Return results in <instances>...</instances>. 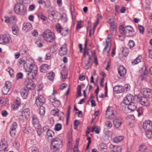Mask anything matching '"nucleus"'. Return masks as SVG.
<instances>
[{
	"label": "nucleus",
	"instance_id": "obj_1",
	"mask_svg": "<svg viewBox=\"0 0 152 152\" xmlns=\"http://www.w3.org/2000/svg\"><path fill=\"white\" fill-rule=\"evenodd\" d=\"M134 101L133 96L130 94H128L124 98L123 103L124 104L128 105V109L131 111H134L137 108L136 106L133 102Z\"/></svg>",
	"mask_w": 152,
	"mask_h": 152
},
{
	"label": "nucleus",
	"instance_id": "obj_2",
	"mask_svg": "<svg viewBox=\"0 0 152 152\" xmlns=\"http://www.w3.org/2000/svg\"><path fill=\"white\" fill-rule=\"evenodd\" d=\"M51 148L54 152L58 151L62 146V141L58 138L53 139L51 141Z\"/></svg>",
	"mask_w": 152,
	"mask_h": 152
},
{
	"label": "nucleus",
	"instance_id": "obj_3",
	"mask_svg": "<svg viewBox=\"0 0 152 152\" xmlns=\"http://www.w3.org/2000/svg\"><path fill=\"white\" fill-rule=\"evenodd\" d=\"M43 37L45 40L50 42H52L55 39L54 34L49 30H46L44 31Z\"/></svg>",
	"mask_w": 152,
	"mask_h": 152
},
{
	"label": "nucleus",
	"instance_id": "obj_4",
	"mask_svg": "<svg viewBox=\"0 0 152 152\" xmlns=\"http://www.w3.org/2000/svg\"><path fill=\"white\" fill-rule=\"evenodd\" d=\"M14 9L15 13L18 15H24L26 13V8L23 4L19 3L15 4Z\"/></svg>",
	"mask_w": 152,
	"mask_h": 152
},
{
	"label": "nucleus",
	"instance_id": "obj_5",
	"mask_svg": "<svg viewBox=\"0 0 152 152\" xmlns=\"http://www.w3.org/2000/svg\"><path fill=\"white\" fill-rule=\"evenodd\" d=\"M87 45V41L86 40L85 43V46L84 48V51L83 53V56H86L87 55L88 56V60L87 63H86V66H84V68L86 69H88V68L91 66L92 65L91 63V59L92 58V56H90L89 54V52L86 50V47Z\"/></svg>",
	"mask_w": 152,
	"mask_h": 152
},
{
	"label": "nucleus",
	"instance_id": "obj_6",
	"mask_svg": "<svg viewBox=\"0 0 152 152\" xmlns=\"http://www.w3.org/2000/svg\"><path fill=\"white\" fill-rule=\"evenodd\" d=\"M138 100L140 103L144 106H149L150 101L148 97L145 96H142L138 97Z\"/></svg>",
	"mask_w": 152,
	"mask_h": 152
},
{
	"label": "nucleus",
	"instance_id": "obj_7",
	"mask_svg": "<svg viewBox=\"0 0 152 152\" xmlns=\"http://www.w3.org/2000/svg\"><path fill=\"white\" fill-rule=\"evenodd\" d=\"M114 112V111L113 110L112 107L109 106L106 111V117L107 118L109 119L114 118L115 115Z\"/></svg>",
	"mask_w": 152,
	"mask_h": 152
},
{
	"label": "nucleus",
	"instance_id": "obj_8",
	"mask_svg": "<svg viewBox=\"0 0 152 152\" xmlns=\"http://www.w3.org/2000/svg\"><path fill=\"white\" fill-rule=\"evenodd\" d=\"M31 118L32 123L36 129H39L41 127L40 125L39 124L38 119L36 115H33Z\"/></svg>",
	"mask_w": 152,
	"mask_h": 152
},
{
	"label": "nucleus",
	"instance_id": "obj_9",
	"mask_svg": "<svg viewBox=\"0 0 152 152\" xmlns=\"http://www.w3.org/2000/svg\"><path fill=\"white\" fill-rule=\"evenodd\" d=\"M56 31L58 33H61L63 35H65L68 34V29L67 28H62L60 25L58 24L56 26Z\"/></svg>",
	"mask_w": 152,
	"mask_h": 152
},
{
	"label": "nucleus",
	"instance_id": "obj_10",
	"mask_svg": "<svg viewBox=\"0 0 152 152\" xmlns=\"http://www.w3.org/2000/svg\"><path fill=\"white\" fill-rule=\"evenodd\" d=\"M45 102V99L43 96H39L36 97L35 103L37 106H42Z\"/></svg>",
	"mask_w": 152,
	"mask_h": 152
},
{
	"label": "nucleus",
	"instance_id": "obj_11",
	"mask_svg": "<svg viewBox=\"0 0 152 152\" xmlns=\"http://www.w3.org/2000/svg\"><path fill=\"white\" fill-rule=\"evenodd\" d=\"M140 72L141 73L140 77L142 80H144L147 77L148 72L145 66H143L142 67H141Z\"/></svg>",
	"mask_w": 152,
	"mask_h": 152
},
{
	"label": "nucleus",
	"instance_id": "obj_12",
	"mask_svg": "<svg viewBox=\"0 0 152 152\" xmlns=\"http://www.w3.org/2000/svg\"><path fill=\"white\" fill-rule=\"evenodd\" d=\"M18 125L16 122H14L11 125L10 128V134L12 137H14L16 132Z\"/></svg>",
	"mask_w": 152,
	"mask_h": 152
},
{
	"label": "nucleus",
	"instance_id": "obj_13",
	"mask_svg": "<svg viewBox=\"0 0 152 152\" xmlns=\"http://www.w3.org/2000/svg\"><path fill=\"white\" fill-rule=\"evenodd\" d=\"M143 127L146 130H150L152 128V121L149 120L146 121L143 124Z\"/></svg>",
	"mask_w": 152,
	"mask_h": 152
},
{
	"label": "nucleus",
	"instance_id": "obj_14",
	"mask_svg": "<svg viewBox=\"0 0 152 152\" xmlns=\"http://www.w3.org/2000/svg\"><path fill=\"white\" fill-rule=\"evenodd\" d=\"M109 148L114 152H121L122 151V148L120 146H114L110 144Z\"/></svg>",
	"mask_w": 152,
	"mask_h": 152
},
{
	"label": "nucleus",
	"instance_id": "obj_15",
	"mask_svg": "<svg viewBox=\"0 0 152 152\" xmlns=\"http://www.w3.org/2000/svg\"><path fill=\"white\" fill-rule=\"evenodd\" d=\"M113 90L117 93L123 92L125 91L124 88L123 86L120 85H116L113 88Z\"/></svg>",
	"mask_w": 152,
	"mask_h": 152
},
{
	"label": "nucleus",
	"instance_id": "obj_16",
	"mask_svg": "<svg viewBox=\"0 0 152 152\" xmlns=\"http://www.w3.org/2000/svg\"><path fill=\"white\" fill-rule=\"evenodd\" d=\"M143 92L144 96L149 98L152 97L151 90L150 89L147 88H144Z\"/></svg>",
	"mask_w": 152,
	"mask_h": 152
},
{
	"label": "nucleus",
	"instance_id": "obj_17",
	"mask_svg": "<svg viewBox=\"0 0 152 152\" xmlns=\"http://www.w3.org/2000/svg\"><path fill=\"white\" fill-rule=\"evenodd\" d=\"M118 72L121 77H124L126 73V70L123 66H120L118 69Z\"/></svg>",
	"mask_w": 152,
	"mask_h": 152
},
{
	"label": "nucleus",
	"instance_id": "obj_18",
	"mask_svg": "<svg viewBox=\"0 0 152 152\" xmlns=\"http://www.w3.org/2000/svg\"><path fill=\"white\" fill-rule=\"evenodd\" d=\"M59 54L61 56L65 55L66 54L67 52V49L66 45L65 44L63 45L61 48L60 49L59 51Z\"/></svg>",
	"mask_w": 152,
	"mask_h": 152
},
{
	"label": "nucleus",
	"instance_id": "obj_19",
	"mask_svg": "<svg viewBox=\"0 0 152 152\" xmlns=\"http://www.w3.org/2000/svg\"><path fill=\"white\" fill-rule=\"evenodd\" d=\"M29 91L25 88H22L20 91L21 96L23 99H26L28 94Z\"/></svg>",
	"mask_w": 152,
	"mask_h": 152
},
{
	"label": "nucleus",
	"instance_id": "obj_20",
	"mask_svg": "<svg viewBox=\"0 0 152 152\" xmlns=\"http://www.w3.org/2000/svg\"><path fill=\"white\" fill-rule=\"evenodd\" d=\"M30 114L29 109L27 108L23 110L22 112V116L27 119L29 117Z\"/></svg>",
	"mask_w": 152,
	"mask_h": 152
},
{
	"label": "nucleus",
	"instance_id": "obj_21",
	"mask_svg": "<svg viewBox=\"0 0 152 152\" xmlns=\"http://www.w3.org/2000/svg\"><path fill=\"white\" fill-rule=\"evenodd\" d=\"M34 84L33 81L31 80H29L26 85V88H25L28 90L34 89Z\"/></svg>",
	"mask_w": 152,
	"mask_h": 152
},
{
	"label": "nucleus",
	"instance_id": "obj_22",
	"mask_svg": "<svg viewBox=\"0 0 152 152\" xmlns=\"http://www.w3.org/2000/svg\"><path fill=\"white\" fill-rule=\"evenodd\" d=\"M113 124L114 127L116 128H118L121 126L122 122L121 119L116 118L114 120Z\"/></svg>",
	"mask_w": 152,
	"mask_h": 152
},
{
	"label": "nucleus",
	"instance_id": "obj_23",
	"mask_svg": "<svg viewBox=\"0 0 152 152\" xmlns=\"http://www.w3.org/2000/svg\"><path fill=\"white\" fill-rule=\"evenodd\" d=\"M32 28L31 24L29 23H27L23 24V29L26 31H28L29 30L31 29Z\"/></svg>",
	"mask_w": 152,
	"mask_h": 152
},
{
	"label": "nucleus",
	"instance_id": "obj_24",
	"mask_svg": "<svg viewBox=\"0 0 152 152\" xmlns=\"http://www.w3.org/2000/svg\"><path fill=\"white\" fill-rule=\"evenodd\" d=\"M38 2L39 4H44L47 7H50V3L49 0H38Z\"/></svg>",
	"mask_w": 152,
	"mask_h": 152
},
{
	"label": "nucleus",
	"instance_id": "obj_25",
	"mask_svg": "<svg viewBox=\"0 0 152 152\" xmlns=\"http://www.w3.org/2000/svg\"><path fill=\"white\" fill-rule=\"evenodd\" d=\"M110 48V47L109 46L108 42L106 41L105 47L103 50L104 54L108 55L109 54Z\"/></svg>",
	"mask_w": 152,
	"mask_h": 152
},
{
	"label": "nucleus",
	"instance_id": "obj_26",
	"mask_svg": "<svg viewBox=\"0 0 152 152\" xmlns=\"http://www.w3.org/2000/svg\"><path fill=\"white\" fill-rule=\"evenodd\" d=\"M49 66L47 64H42L40 67V72L43 73L47 72Z\"/></svg>",
	"mask_w": 152,
	"mask_h": 152
},
{
	"label": "nucleus",
	"instance_id": "obj_27",
	"mask_svg": "<svg viewBox=\"0 0 152 152\" xmlns=\"http://www.w3.org/2000/svg\"><path fill=\"white\" fill-rule=\"evenodd\" d=\"M107 148V145L104 143H101L99 145V149L102 152H106Z\"/></svg>",
	"mask_w": 152,
	"mask_h": 152
},
{
	"label": "nucleus",
	"instance_id": "obj_28",
	"mask_svg": "<svg viewBox=\"0 0 152 152\" xmlns=\"http://www.w3.org/2000/svg\"><path fill=\"white\" fill-rule=\"evenodd\" d=\"M129 27V29H127V31L128 32V36L132 37L135 34V33L132 27Z\"/></svg>",
	"mask_w": 152,
	"mask_h": 152
},
{
	"label": "nucleus",
	"instance_id": "obj_29",
	"mask_svg": "<svg viewBox=\"0 0 152 152\" xmlns=\"http://www.w3.org/2000/svg\"><path fill=\"white\" fill-rule=\"evenodd\" d=\"M119 31L121 34H123L124 35L127 34V29L126 27H124L122 25L119 27Z\"/></svg>",
	"mask_w": 152,
	"mask_h": 152
},
{
	"label": "nucleus",
	"instance_id": "obj_30",
	"mask_svg": "<svg viewBox=\"0 0 152 152\" xmlns=\"http://www.w3.org/2000/svg\"><path fill=\"white\" fill-rule=\"evenodd\" d=\"M28 61H27L24 63L23 67L26 72L30 73V68L29 66H30V64L28 63Z\"/></svg>",
	"mask_w": 152,
	"mask_h": 152
},
{
	"label": "nucleus",
	"instance_id": "obj_31",
	"mask_svg": "<svg viewBox=\"0 0 152 152\" xmlns=\"http://www.w3.org/2000/svg\"><path fill=\"white\" fill-rule=\"evenodd\" d=\"M61 78L64 80L66 79L67 77V72L64 69H62L61 72Z\"/></svg>",
	"mask_w": 152,
	"mask_h": 152
},
{
	"label": "nucleus",
	"instance_id": "obj_32",
	"mask_svg": "<svg viewBox=\"0 0 152 152\" xmlns=\"http://www.w3.org/2000/svg\"><path fill=\"white\" fill-rule=\"evenodd\" d=\"M124 139V137L123 136H120L116 137L113 139V141L115 143H118Z\"/></svg>",
	"mask_w": 152,
	"mask_h": 152
},
{
	"label": "nucleus",
	"instance_id": "obj_33",
	"mask_svg": "<svg viewBox=\"0 0 152 152\" xmlns=\"http://www.w3.org/2000/svg\"><path fill=\"white\" fill-rule=\"evenodd\" d=\"M12 33L15 35H17L19 32V29L18 26L16 25H13L12 27Z\"/></svg>",
	"mask_w": 152,
	"mask_h": 152
},
{
	"label": "nucleus",
	"instance_id": "obj_34",
	"mask_svg": "<svg viewBox=\"0 0 152 152\" xmlns=\"http://www.w3.org/2000/svg\"><path fill=\"white\" fill-rule=\"evenodd\" d=\"M54 133L53 131L48 129L47 132V136L48 137H52L54 136Z\"/></svg>",
	"mask_w": 152,
	"mask_h": 152
},
{
	"label": "nucleus",
	"instance_id": "obj_35",
	"mask_svg": "<svg viewBox=\"0 0 152 152\" xmlns=\"http://www.w3.org/2000/svg\"><path fill=\"white\" fill-rule=\"evenodd\" d=\"M141 58V56H138L137 57L134 61L132 62V64L133 65H135L137 64L138 63L140 62L141 61L140 59Z\"/></svg>",
	"mask_w": 152,
	"mask_h": 152
},
{
	"label": "nucleus",
	"instance_id": "obj_36",
	"mask_svg": "<svg viewBox=\"0 0 152 152\" xmlns=\"http://www.w3.org/2000/svg\"><path fill=\"white\" fill-rule=\"evenodd\" d=\"M31 74H30L29 72L27 73L28 75H30L32 76V78L33 79H34L35 77H36L37 73V70H34L33 71L31 72Z\"/></svg>",
	"mask_w": 152,
	"mask_h": 152
},
{
	"label": "nucleus",
	"instance_id": "obj_37",
	"mask_svg": "<svg viewBox=\"0 0 152 152\" xmlns=\"http://www.w3.org/2000/svg\"><path fill=\"white\" fill-rule=\"evenodd\" d=\"M55 73L53 72H50L48 73V78L50 80H52L54 78Z\"/></svg>",
	"mask_w": 152,
	"mask_h": 152
},
{
	"label": "nucleus",
	"instance_id": "obj_38",
	"mask_svg": "<svg viewBox=\"0 0 152 152\" xmlns=\"http://www.w3.org/2000/svg\"><path fill=\"white\" fill-rule=\"evenodd\" d=\"M45 112V110L44 107L42 106H40L39 112L40 115L43 116L44 115Z\"/></svg>",
	"mask_w": 152,
	"mask_h": 152
},
{
	"label": "nucleus",
	"instance_id": "obj_39",
	"mask_svg": "<svg viewBox=\"0 0 152 152\" xmlns=\"http://www.w3.org/2000/svg\"><path fill=\"white\" fill-rule=\"evenodd\" d=\"M30 74H31V72L34 71V70H37V67L34 64H30Z\"/></svg>",
	"mask_w": 152,
	"mask_h": 152
},
{
	"label": "nucleus",
	"instance_id": "obj_40",
	"mask_svg": "<svg viewBox=\"0 0 152 152\" xmlns=\"http://www.w3.org/2000/svg\"><path fill=\"white\" fill-rule=\"evenodd\" d=\"M4 45L8 43L9 42V38L7 37L6 35H2Z\"/></svg>",
	"mask_w": 152,
	"mask_h": 152
},
{
	"label": "nucleus",
	"instance_id": "obj_41",
	"mask_svg": "<svg viewBox=\"0 0 152 152\" xmlns=\"http://www.w3.org/2000/svg\"><path fill=\"white\" fill-rule=\"evenodd\" d=\"M145 135L148 138L152 137V130H146L145 132Z\"/></svg>",
	"mask_w": 152,
	"mask_h": 152
},
{
	"label": "nucleus",
	"instance_id": "obj_42",
	"mask_svg": "<svg viewBox=\"0 0 152 152\" xmlns=\"http://www.w3.org/2000/svg\"><path fill=\"white\" fill-rule=\"evenodd\" d=\"M20 104V102L16 100L15 103L12 105V107L14 110H16L18 108Z\"/></svg>",
	"mask_w": 152,
	"mask_h": 152
},
{
	"label": "nucleus",
	"instance_id": "obj_43",
	"mask_svg": "<svg viewBox=\"0 0 152 152\" xmlns=\"http://www.w3.org/2000/svg\"><path fill=\"white\" fill-rule=\"evenodd\" d=\"M10 88H7V87H4L2 89V91L4 94H6L9 91Z\"/></svg>",
	"mask_w": 152,
	"mask_h": 152
},
{
	"label": "nucleus",
	"instance_id": "obj_44",
	"mask_svg": "<svg viewBox=\"0 0 152 152\" xmlns=\"http://www.w3.org/2000/svg\"><path fill=\"white\" fill-rule=\"evenodd\" d=\"M99 129L98 126H93L92 128V132H93L94 131H95L96 134H99Z\"/></svg>",
	"mask_w": 152,
	"mask_h": 152
},
{
	"label": "nucleus",
	"instance_id": "obj_45",
	"mask_svg": "<svg viewBox=\"0 0 152 152\" xmlns=\"http://www.w3.org/2000/svg\"><path fill=\"white\" fill-rule=\"evenodd\" d=\"M2 141V140H1ZM6 142L3 141V142L1 141L0 142V148L1 149H7V147L5 146Z\"/></svg>",
	"mask_w": 152,
	"mask_h": 152
},
{
	"label": "nucleus",
	"instance_id": "obj_46",
	"mask_svg": "<svg viewBox=\"0 0 152 152\" xmlns=\"http://www.w3.org/2000/svg\"><path fill=\"white\" fill-rule=\"evenodd\" d=\"M62 127L61 125L60 124H57L55 126L54 129L57 131L60 130Z\"/></svg>",
	"mask_w": 152,
	"mask_h": 152
},
{
	"label": "nucleus",
	"instance_id": "obj_47",
	"mask_svg": "<svg viewBox=\"0 0 152 152\" xmlns=\"http://www.w3.org/2000/svg\"><path fill=\"white\" fill-rule=\"evenodd\" d=\"M122 52L123 55L124 56H126L128 55L129 50L127 48L123 49L122 51Z\"/></svg>",
	"mask_w": 152,
	"mask_h": 152
},
{
	"label": "nucleus",
	"instance_id": "obj_48",
	"mask_svg": "<svg viewBox=\"0 0 152 152\" xmlns=\"http://www.w3.org/2000/svg\"><path fill=\"white\" fill-rule=\"evenodd\" d=\"M23 76V74L22 72H20L17 73L16 76L17 80L22 79Z\"/></svg>",
	"mask_w": 152,
	"mask_h": 152
},
{
	"label": "nucleus",
	"instance_id": "obj_49",
	"mask_svg": "<svg viewBox=\"0 0 152 152\" xmlns=\"http://www.w3.org/2000/svg\"><path fill=\"white\" fill-rule=\"evenodd\" d=\"M70 112V107L69 106L67 108V118H66V123H67L69 120V114Z\"/></svg>",
	"mask_w": 152,
	"mask_h": 152
},
{
	"label": "nucleus",
	"instance_id": "obj_50",
	"mask_svg": "<svg viewBox=\"0 0 152 152\" xmlns=\"http://www.w3.org/2000/svg\"><path fill=\"white\" fill-rule=\"evenodd\" d=\"M54 93H53L52 94L53 95L52 96H49V101L53 103V102L55 101V98L54 96Z\"/></svg>",
	"mask_w": 152,
	"mask_h": 152
},
{
	"label": "nucleus",
	"instance_id": "obj_51",
	"mask_svg": "<svg viewBox=\"0 0 152 152\" xmlns=\"http://www.w3.org/2000/svg\"><path fill=\"white\" fill-rule=\"evenodd\" d=\"M128 45L130 48L133 47L135 45V44L134 41L132 40H130L128 43Z\"/></svg>",
	"mask_w": 152,
	"mask_h": 152
},
{
	"label": "nucleus",
	"instance_id": "obj_52",
	"mask_svg": "<svg viewBox=\"0 0 152 152\" xmlns=\"http://www.w3.org/2000/svg\"><path fill=\"white\" fill-rule=\"evenodd\" d=\"M138 28L141 34H143L144 32V28L143 26L139 25L138 26Z\"/></svg>",
	"mask_w": 152,
	"mask_h": 152
},
{
	"label": "nucleus",
	"instance_id": "obj_53",
	"mask_svg": "<svg viewBox=\"0 0 152 152\" xmlns=\"http://www.w3.org/2000/svg\"><path fill=\"white\" fill-rule=\"evenodd\" d=\"M81 90V86L80 85H78L77 88V94L79 96H80L82 95Z\"/></svg>",
	"mask_w": 152,
	"mask_h": 152
},
{
	"label": "nucleus",
	"instance_id": "obj_54",
	"mask_svg": "<svg viewBox=\"0 0 152 152\" xmlns=\"http://www.w3.org/2000/svg\"><path fill=\"white\" fill-rule=\"evenodd\" d=\"M11 86V83L9 81H7L5 82L4 87H7V88H10Z\"/></svg>",
	"mask_w": 152,
	"mask_h": 152
},
{
	"label": "nucleus",
	"instance_id": "obj_55",
	"mask_svg": "<svg viewBox=\"0 0 152 152\" xmlns=\"http://www.w3.org/2000/svg\"><path fill=\"white\" fill-rule=\"evenodd\" d=\"M145 145H140L139 148V150L138 151V152L139 151L140 152L142 151L143 152L145 149H146Z\"/></svg>",
	"mask_w": 152,
	"mask_h": 152
},
{
	"label": "nucleus",
	"instance_id": "obj_56",
	"mask_svg": "<svg viewBox=\"0 0 152 152\" xmlns=\"http://www.w3.org/2000/svg\"><path fill=\"white\" fill-rule=\"evenodd\" d=\"M38 16L39 18L43 20H45L47 19L46 17L41 13H39Z\"/></svg>",
	"mask_w": 152,
	"mask_h": 152
},
{
	"label": "nucleus",
	"instance_id": "obj_57",
	"mask_svg": "<svg viewBox=\"0 0 152 152\" xmlns=\"http://www.w3.org/2000/svg\"><path fill=\"white\" fill-rule=\"evenodd\" d=\"M59 111V110L58 109H54L51 111V113L53 115H55L58 113Z\"/></svg>",
	"mask_w": 152,
	"mask_h": 152
},
{
	"label": "nucleus",
	"instance_id": "obj_58",
	"mask_svg": "<svg viewBox=\"0 0 152 152\" xmlns=\"http://www.w3.org/2000/svg\"><path fill=\"white\" fill-rule=\"evenodd\" d=\"M60 104V102L59 100H55V102H54L53 103V105L55 107H57Z\"/></svg>",
	"mask_w": 152,
	"mask_h": 152
},
{
	"label": "nucleus",
	"instance_id": "obj_59",
	"mask_svg": "<svg viewBox=\"0 0 152 152\" xmlns=\"http://www.w3.org/2000/svg\"><path fill=\"white\" fill-rule=\"evenodd\" d=\"M143 110L142 107L139 108L137 110V111L138 113V116H139L142 114Z\"/></svg>",
	"mask_w": 152,
	"mask_h": 152
},
{
	"label": "nucleus",
	"instance_id": "obj_60",
	"mask_svg": "<svg viewBox=\"0 0 152 152\" xmlns=\"http://www.w3.org/2000/svg\"><path fill=\"white\" fill-rule=\"evenodd\" d=\"M81 21H78L77 22V25L76 29L77 30H79L81 28Z\"/></svg>",
	"mask_w": 152,
	"mask_h": 152
},
{
	"label": "nucleus",
	"instance_id": "obj_61",
	"mask_svg": "<svg viewBox=\"0 0 152 152\" xmlns=\"http://www.w3.org/2000/svg\"><path fill=\"white\" fill-rule=\"evenodd\" d=\"M2 115L4 117H6L8 114L7 112L5 110H2L1 112Z\"/></svg>",
	"mask_w": 152,
	"mask_h": 152
},
{
	"label": "nucleus",
	"instance_id": "obj_62",
	"mask_svg": "<svg viewBox=\"0 0 152 152\" xmlns=\"http://www.w3.org/2000/svg\"><path fill=\"white\" fill-rule=\"evenodd\" d=\"M107 124V126L109 128H111L112 126V124L110 121H107L106 123Z\"/></svg>",
	"mask_w": 152,
	"mask_h": 152
},
{
	"label": "nucleus",
	"instance_id": "obj_63",
	"mask_svg": "<svg viewBox=\"0 0 152 152\" xmlns=\"http://www.w3.org/2000/svg\"><path fill=\"white\" fill-rule=\"evenodd\" d=\"M107 22L110 24V25L113 24L115 23V21L113 19H109L108 20Z\"/></svg>",
	"mask_w": 152,
	"mask_h": 152
},
{
	"label": "nucleus",
	"instance_id": "obj_64",
	"mask_svg": "<svg viewBox=\"0 0 152 152\" xmlns=\"http://www.w3.org/2000/svg\"><path fill=\"white\" fill-rule=\"evenodd\" d=\"M67 84L65 83H63L62 85L60 87V89L61 90H63L64 88L66 87Z\"/></svg>",
	"mask_w": 152,
	"mask_h": 152
}]
</instances>
